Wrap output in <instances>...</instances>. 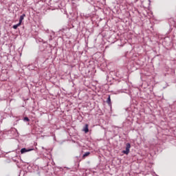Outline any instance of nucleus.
<instances>
[{
    "mask_svg": "<svg viewBox=\"0 0 176 176\" xmlns=\"http://www.w3.org/2000/svg\"><path fill=\"white\" fill-rule=\"evenodd\" d=\"M24 17H25V14H23L22 15L20 16L19 22L20 24L23 23V21L24 20Z\"/></svg>",
    "mask_w": 176,
    "mask_h": 176,
    "instance_id": "obj_4",
    "label": "nucleus"
},
{
    "mask_svg": "<svg viewBox=\"0 0 176 176\" xmlns=\"http://www.w3.org/2000/svg\"><path fill=\"white\" fill-rule=\"evenodd\" d=\"M20 25H21V23H17V24H16V25H14L13 26H12V28H14V30H17V28L18 27H20Z\"/></svg>",
    "mask_w": 176,
    "mask_h": 176,
    "instance_id": "obj_6",
    "label": "nucleus"
},
{
    "mask_svg": "<svg viewBox=\"0 0 176 176\" xmlns=\"http://www.w3.org/2000/svg\"><path fill=\"white\" fill-rule=\"evenodd\" d=\"M107 102L109 104V105H111V96H109L107 100Z\"/></svg>",
    "mask_w": 176,
    "mask_h": 176,
    "instance_id": "obj_7",
    "label": "nucleus"
},
{
    "mask_svg": "<svg viewBox=\"0 0 176 176\" xmlns=\"http://www.w3.org/2000/svg\"><path fill=\"white\" fill-rule=\"evenodd\" d=\"M23 120H24V122H30V118H28V117H25L23 118Z\"/></svg>",
    "mask_w": 176,
    "mask_h": 176,
    "instance_id": "obj_8",
    "label": "nucleus"
},
{
    "mask_svg": "<svg viewBox=\"0 0 176 176\" xmlns=\"http://www.w3.org/2000/svg\"><path fill=\"white\" fill-rule=\"evenodd\" d=\"M31 151H34V148H23L21 149V155H23V153H27V152H31Z\"/></svg>",
    "mask_w": 176,
    "mask_h": 176,
    "instance_id": "obj_2",
    "label": "nucleus"
},
{
    "mask_svg": "<svg viewBox=\"0 0 176 176\" xmlns=\"http://www.w3.org/2000/svg\"><path fill=\"white\" fill-rule=\"evenodd\" d=\"M82 131H84L85 133H89V124H86L82 129Z\"/></svg>",
    "mask_w": 176,
    "mask_h": 176,
    "instance_id": "obj_3",
    "label": "nucleus"
},
{
    "mask_svg": "<svg viewBox=\"0 0 176 176\" xmlns=\"http://www.w3.org/2000/svg\"><path fill=\"white\" fill-rule=\"evenodd\" d=\"M130 148H131V144H130V143H126V150H124L122 153H124V155H129V153H130Z\"/></svg>",
    "mask_w": 176,
    "mask_h": 176,
    "instance_id": "obj_1",
    "label": "nucleus"
},
{
    "mask_svg": "<svg viewBox=\"0 0 176 176\" xmlns=\"http://www.w3.org/2000/svg\"><path fill=\"white\" fill-rule=\"evenodd\" d=\"M12 131H16V133H17V134H19V132H17V129L12 128Z\"/></svg>",
    "mask_w": 176,
    "mask_h": 176,
    "instance_id": "obj_9",
    "label": "nucleus"
},
{
    "mask_svg": "<svg viewBox=\"0 0 176 176\" xmlns=\"http://www.w3.org/2000/svg\"><path fill=\"white\" fill-rule=\"evenodd\" d=\"M89 155H90V152H86L82 155V159H86V157H87V156H89Z\"/></svg>",
    "mask_w": 176,
    "mask_h": 176,
    "instance_id": "obj_5",
    "label": "nucleus"
}]
</instances>
